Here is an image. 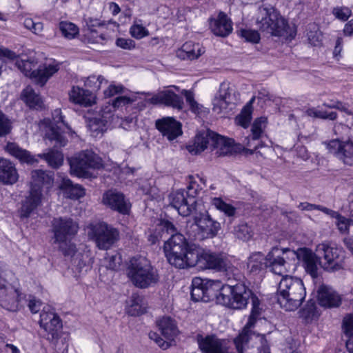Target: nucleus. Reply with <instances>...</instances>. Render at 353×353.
Here are the masks:
<instances>
[{
	"label": "nucleus",
	"instance_id": "nucleus-56",
	"mask_svg": "<svg viewBox=\"0 0 353 353\" xmlns=\"http://www.w3.org/2000/svg\"><path fill=\"white\" fill-rule=\"evenodd\" d=\"M333 14L341 21H346L352 14V11L347 7H337L333 9Z\"/></svg>",
	"mask_w": 353,
	"mask_h": 353
},
{
	"label": "nucleus",
	"instance_id": "nucleus-36",
	"mask_svg": "<svg viewBox=\"0 0 353 353\" xmlns=\"http://www.w3.org/2000/svg\"><path fill=\"white\" fill-rule=\"evenodd\" d=\"M264 268H267L265 258L261 252L252 254L248 258L247 268L253 274H257Z\"/></svg>",
	"mask_w": 353,
	"mask_h": 353
},
{
	"label": "nucleus",
	"instance_id": "nucleus-11",
	"mask_svg": "<svg viewBox=\"0 0 353 353\" xmlns=\"http://www.w3.org/2000/svg\"><path fill=\"white\" fill-rule=\"evenodd\" d=\"M70 172L79 177H86L90 169H100L102 159L93 151L86 150L77 154L69 160Z\"/></svg>",
	"mask_w": 353,
	"mask_h": 353
},
{
	"label": "nucleus",
	"instance_id": "nucleus-5",
	"mask_svg": "<svg viewBox=\"0 0 353 353\" xmlns=\"http://www.w3.org/2000/svg\"><path fill=\"white\" fill-rule=\"evenodd\" d=\"M78 223L69 217H57L52 221L53 244H57L65 256H72L76 252V246L71 239L78 232Z\"/></svg>",
	"mask_w": 353,
	"mask_h": 353
},
{
	"label": "nucleus",
	"instance_id": "nucleus-32",
	"mask_svg": "<svg viewBox=\"0 0 353 353\" xmlns=\"http://www.w3.org/2000/svg\"><path fill=\"white\" fill-rule=\"evenodd\" d=\"M21 97L30 108L39 110L43 108V103L41 97L30 86H27L23 90Z\"/></svg>",
	"mask_w": 353,
	"mask_h": 353
},
{
	"label": "nucleus",
	"instance_id": "nucleus-39",
	"mask_svg": "<svg viewBox=\"0 0 353 353\" xmlns=\"http://www.w3.org/2000/svg\"><path fill=\"white\" fill-rule=\"evenodd\" d=\"M326 211H327L326 214H327L330 216L334 218L337 220L336 225L338 227L339 230L341 232H342V233H348L349 232V228H350V225H351L350 219H347L345 216H343L339 212H337L334 210H332L331 209H328V210H326Z\"/></svg>",
	"mask_w": 353,
	"mask_h": 353
},
{
	"label": "nucleus",
	"instance_id": "nucleus-57",
	"mask_svg": "<svg viewBox=\"0 0 353 353\" xmlns=\"http://www.w3.org/2000/svg\"><path fill=\"white\" fill-rule=\"evenodd\" d=\"M241 36L247 41L252 43H258L260 40V36L257 31L252 30H241Z\"/></svg>",
	"mask_w": 353,
	"mask_h": 353
},
{
	"label": "nucleus",
	"instance_id": "nucleus-8",
	"mask_svg": "<svg viewBox=\"0 0 353 353\" xmlns=\"http://www.w3.org/2000/svg\"><path fill=\"white\" fill-rule=\"evenodd\" d=\"M127 275L132 284L139 288H147L159 281L157 270L145 257L137 256L130 259Z\"/></svg>",
	"mask_w": 353,
	"mask_h": 353
},
{
	"label": "nucleus",
	"instance_id": "nucleus-42",
	"mask_svg": "<svg viewBox=\"0 0 353 353\" xmlns=\"http://www.w3.org/2000/svg\"><path fill=\"white\" fill-rule=\"evenodd\" d=\"M212 205L219 211L223 212L226 216L230 217L236 214V208L231 204L223 201L221 198L214 197L212 199Z\"/></svg>",
	"mask_w": 353,
	"mask_h": 353
},
{
	"label": "nucleus",
	"instance_id": "nucleus-2",
	"mask_svg": "<svg viewBox=\"0 0 353 353\" xmlns=\"http://www.w3.org/2000/svg\"><path fill=\"white\" fill-rule=\"evenodd\" d=\"M161 228L163 231H166V234H170V237L165 241L163 246L169 263L177 268L190 267V254L196 250L197 245L189 244L183 234L176 232V228L169 221H161Z\"/></svg>",
	"mask_w": 353,
	"mask_h": 353
},
{
	"label": "nucleus",
	"instance_id": "nucleus-26",
	"mask_svg": "<svg viewBox=\"0 0 353 353\" xmlns=\"http://www.w3.org/2000/svg\"><path fill=\"white\" fill-rule=\"evenodd\" d=\"M149 101L152 104H164L179 110H181L183 105V99L170 90L159 92Z\"/></svg>",
	"mask_w": 353,
	"mask_h": 353
},
{
	"label": "nucleus",
	"instance_id": "nucleus-51",
	"mask_svg": "<svg viewBox=\"0 0 353 353\" xmlns=\"http://www.w3.org/2000/svg\"><path fill=\"white\" fill-rule=\"evenodd\" d=\"M105 81L102 76L91 75L84 81V85L93 90H97L101 88L103 81Z\"/></svg>",
	"mask_w": 353,
	"mask_h": 353
},
{
	"label": "nucleus",
	"instance_id": "nucleus-62",
	"mask_svg": "<svg viewBox=\"0 0 353 353\" xmlns=\"http://www.w3.org/2000/svg\"><path fill=\"white\" fill-rule=\"evenodd\" d=\"M199 185L196 182H190L188 186L187 191H185V194L188 199L192 198L195 200V197L198 195L199 190L198 189Z\"/></svg>",
	"mask_w": 353,
	"mask_h": 353
},
{
	"label": "nucleus",
	"instance_id": "nucleus-55",
	"mask_svg": "<svg viewBox=\"0 0 353 353\" xmlns=\"http://www.w3.org/2000/svg\"><path fill=\"white\" fill-rule=\"evenodd\" d=\"M11 123L6 116L0 112V137L6 136L11 130Z\"/></svg>",
	"mask_w": 353,
	"mask_h": 353
},
{
	"label": "nucleus",
	"instance_id": "nucleus-12",
	"mask_svg": "<svg viewBox=\"0 0 353 353\" xmlns=\"http://www.w3.org/2000/svg\"><path fill=\"white\" fill-rule=\"evenodd\" d=\"M316 252L322 259L321 267L328 272L338 271L343 268V250L333 243L327 241L318 244Z\"/></svg>",
	"mask_w": 353,
	"mask_h": 353
},
{
	"label": "nucleus",
	"instance_id": "nucleus-49",
	"mask_svg": "<svg viewBox=\"0 0 353 353\" xmlns=\"http://www.w3.org/2000/svg\"><path fill=\"white\" fill-rule=\"evenodd\" d=\"M85 40L88 43L104 44L106 41V37L103 34H99L96 30H88L85 36Z\"/></svg>",
	"mask_w": 353,
	"mask_h": 353
},
{
	"label": "nucleus",
	"instance_id": "nucleus-19",
	"mask_svg": "<svg viewBox=\"0 0 353 353\" xmlns=\"http://www.w3.org/2000/svg\"><path fill=\"white\" fill-rule=\"evenodd\" d=\"M41 327L48 333L49 340L57 339L62 328V323L59 316L54 312L43 311L40 315Z\"/></svg>",
	"mask_w": 353,
	"mask_h": 353
},
{
	"label": "nucleus",
	"instance_id": "nucleus-14",
	"mask_svg": "<svg viewBox=\"0 0 353 353\" xmlns=\"http://www.w3.org/2000/svg\"><path fill=\"white\" fill-rule=\"evenodd\" d=\"M283 253L290 254L292 259L296 258L302 263L305 271L312 278L316 279L319 277V265L321 266V261L316 252L315 253L307 248H301L296 251L287 250L285 252L283 251Z\"/></svg>",
	"mask_w": 353,
	"mask_h": 353
},
{
	"label": "nucleus",
	"instance_id": "nucleus-47",
	"mask_svg": "<svg viewBox=\"0 0 353 353\" xmlns=\"http://www.w3.org/2000/svg\"><path fill=\"white\" fill-rule=\"evenodd\" d=\"M307 36L311 45L316 46L320 44L321 34L316 24L313 23L308 26Z\"/></svg>",
	"mask_w": 353,
	"mask_h": 353
},
{
	"label": "nucleus",
	"instance_id": "nucleus-25",
	"mask_svg": "<svg viewBox=\"0 0 353 353\" xmlns=\"http://www.w3.org/2000/svg\"><path fill=\"white\" fill-rule=\"evenodd\" d=\"M319 304L325 307H337L341 303V296L331 287L321 285L317 290Z\"/></svg>",
	"mask_w": 353,
	"mask_h": 353
},
{
	"label": "nucleus",
	"instance_id": "nucleus-30",
	"mask_svg": "<svg viewBox=\"0 0 353 353\" xmlns=\"http://www.w3.org/2000/svg\"><path fill=\"white\" fill-rule=\"evenodd\" d=\"M18 179L15 165L7 159L0 158V181L5 185H13Z\"/></svg>",
	"mask_w": 353,
	"mask_h": 353
},
{
	"label": "nucleus",
	"instance_id": "nucleus-63",
	"mask_svg": "<svg viewBox=\"0 0 353 353\" xmlns=\"http://www.w3.org/2000/svg\"><path fill=\"white\" fill-rule=\"evenodd\" d=\"M116 44L125 50H132L135 47L134 41L130 39L119 38L116 41Z\"/></svg>",
	"mask_w": 353,
	"mask_h": 353
},
{
	"label": "nucleus",
	"instance_id": "nucleus-16",
	"mask_svg": "<svg viewBox=\"0 0 353 353\" xmlns=\"http://www.w3.org/2000/svg\"><path fill=\"white\" fill-rule=\"evenodd\" d=\"M327 149L345 165L353 166V141L332 139L325 142Z\"/></svg>",
	"mask_w": 353,
	"mask_h": 353
},
{
	"label": "nucleus",
	"instance_id": "nucleus-18",
	"mask_svg": "<svg viewBox=\"0 0 353 353\" xmlns=\"http://www.w3.org/2000/svg\"><path fill=\"white\" fill-rule=\"evenodd\" d=\"M233 90L226 83L221 84L218 94L213 100L212 110L216 114L231 110L234 105Z\"/></svg>",
	"mask_w": 353,
	"mask_h": 353
},
{
	"label": "nucleus",
	"instance_id": "nucleus-45",
	"mask_svg": "<svg viewBox=\"0 0 353 353\" xmlns=\"http://www.w3.org/2000/svg\"><path fill=\"white\" fill-rule=\"evenodd\" d=\"M46 139L50 142L54 141L55 147H63L66 145L67 140L63 135L54 128H51L46 134Z\"/></svg>",
	"mask_w": 353,
	"mask_h": 353
},
{
	"label": "nucleus",
	"instance_id": "nucleus-34",
	"mask_svg": "<svg viewBox=\"0 0 353 353\" xmlns=\"http://www.w3.org/2000/svg\"><path fill=\"white\" fill-rule=\"evenodd\" d=\"M59 188L65 190L68 196L72 199H77L85 195V190L82 186L78 184L74 185L69 179H63Z\"/></svg>",
	"mask_w": 353,
	"mask_h": 353
},
{
	"label": "nucleus",
	"instance_id": "nucleus-15",
	"mask_svg": "<svg viewBox=\"0 0 353 353\" xmlns=\"http://www.w3.org/2000/svg\"><path fill=\"white\" fill-rule=\"evenodd\" d=\"M191 228L194 230H199L197 234L193 235L195 240L202 241L205 239L213 238L217 235L221 228L219 222L213 220L210 215L203 214L199 217L195 218V223Z\"/></svg>",
	"mask_w": 353,
	"mask_h": 353
},
{
	"label": "nucleus",
	"instance_id": "nucleus-7",
	"mask_svg": "<svg viewBox=\"0 0 353 353\" xmlns=\"http://www.w3.org/2000/svg\"><path fill=\"white\" fill-rule=\"evenodd\" d=\"M189 262L190 267L196 266L200 269H212L222 272L228 280L231 279L232 275H234V271H237L221 254L205 251L199 245L196 250L190 254Z\"/></svg>",
	"mask_w": 353,
	"mask_h": 353
},
{
	"label": "nucleus",
	"instance_id": "nucleus-59",
	"mask_svg": "<svg viewBox=\"0 0 353 353\" xmlns=\"http://www.w3.org/2000/svg\"><path fill=\"white\" fill-rule=\"evenodd\" d=\"M323 105L328 108L337 109L340 111L344 112L348 115L352 114V112L348 110V108L345 106V104L340 101H330V103H324Z\"/></svg>",
	"mask_w": 353,
	"mask_h": 353
},
{
	"label": "nucleus",
	"instance_id": "nucleus-4",
	"mask_svg": "<svg viewBox=\"0 0 353 353\" xmlns=\"http://www.w3.org/2000/svg\"><path fill=\"white\" fill-rule=\"evenodd\" d=\"M305 295V288L301 279L286 275L280 281L276 292L277 302L285 310H296Z\"/></svg>",
	"mask_w": 353,
	"mask_h": 353
},
{
	"label": "nucleus",
	"instance_id": "nucleus-41",
	"mask_svg": "<svg viewBox=\"0 0 353 353\" xmlns=\"http://www.w3.org/2000/svg\"><path fill=\"white\" fill-rule=\"evenodd\" d=\"M142 298L133 294L129 301V308L128 312L132 316H138L144 312V307H142Z\"/></svg>",
	"mask_w": 353,
	"mask_h": 353
},
{
	"label": "nucleus",
	"instance_id": "nucleus-1",
	"mask_svg": "<svg viewBox=\"0 0 353 353\" xmlns=\"http://www.w3.org/2000/svg\"><path fill=\"white\" fill-rule=\"evenodd\" d=\"M191 297L196 302H208L216 298L219 303L235 310L245 308L248 299L252 297L253 308L249 321L234 339L235 348L237 353H269L264 336L252 334L249 330L259 314L257 306L259 300L256 296H252V291L244 284L222 285L218 280H204L196 277L192 282Z\"/></svg>",
	"mask_w": 353,
	"mask_h": 353
},
{
	"label": "nucleus",
	"instance_id": "nucleus-31",
	"mask_svg": "<svg viewBox=\"0 0 353 353\" xmlns=\"http://www.w3.org/2000/svg\"><path fill=\"white\" fill-rule=\"evenodd\" d=\"M6 150L10 155L19 159L21 163L33 165L38 162V160L30 152L20 148L14 143H8Z\"/></svg>",
	"mask_w": 353,
	"mask_h": 353
},
{
	"label": "nucleus",
	"instance_id": "nucleus-3",
	"mask_svg": "<svg viewBox=\"0 0 353 353\" xmlns=\"http://www.w3.org/2000/svg\"><path fill=\"white\" fill-rule=\"evenodd\" d=\"M256 23L262 32L270 36L292 40L296 35L295 29L270 5L259 8Z\"/></svg>",
	"mask_w": 353,
	"mask_h": 353
},
{
	"label": "nucleus",
	"instance_id": "nucleus-9",
	"mask_svg": "<svg viewBox=\"0 0 353 353\" xmlns=\"http://www.w3.org/2000/svg\"><path fill=\"white\" fill-rule=\"evenodd\" d=\"M37 62L34 59L17 61L18 68L26 76L29 77L35 83L43 86L49 78L59 70V65L54 61L44 63L35 69Z\"/></svg>",
	"mask_w": 353,
	"mask_h": 353
},
{
	"label": "nucleus",
	"instance_id": "nucleus-61",
	"mask_svg": "<svg viewBox=\"0 0 353 353\" xmlns=\"http://www.w3.org/2000/svg\"><path fill=\"white\" fill-rule=\"evenodd\" d=\"M298 208L301 210L312 211L313 210H318L326 214L327 211L329 208L320 205L312 204L307 202L301 203Z\"/></svg>",
	"mask_w": 353,
	"mask_h": 353
},
{
	"label": "nucleus",
	"instance_id": "nucleus-24",
	"mask_svg": "<svg viewBox=\"0 0 353 353\" xmlns=\"http://www.w3.org/2000/svg\"><path fill=\"white\" fill-rule=\"evenodd\" d=\"M103 203L121 214H128L130 210V205L125 201L123 194L112 190L104 193L103 196Z\"/></svg>",
	"mask_w": 353,
	"mask_h": 353
},
{
	"label": "nucleus",
	"instance_id": "nucleus-35",
	"mask_svg": "<svg viewBox=\"0 0 353 353\" xmlns=\"http://www.w3.org/2000/svg\"><path fill=\"white\" fill-rule=\"evenodd\" d=\"M203 52V48L199 43L188 41L182 46L179 56L183 57V59L193 60L199 58Z\"/></svg>",
	"mask_w": 353,
	"mask_h": 353
},
{
	"label": "nucleus",
	"instance_id": "nucleus-38",
	"mask_svg": "<svg viewBox=\"0 0 353 353\" xmlns=\"http://www.w3.org/2000/svg\"><path fill=\"white\" fill-rule=\"evenodd\" d=\"M254 101V97L252 98L251 100L243 107L241 112L235 118V122L238 125H240L244 128H247L252 120V103Z\"/></svg>",
	"mask_w": 353,
	"mask_h": 353
},
{
	"label": "nucleus",
	"instance_id": "nucleus-54",
	"mask_svg": "<svg viewBox=\"0 0 353 353\" xmlns=\"http://www.w3.org/2000/svg\"><path fill=\"white\" fill-rule=\"evenodd\" d=\"M24 26L36 34H39L43 29V23L35 22L30 18H27L23 22Z\"/></svg>",
	"mask_w": 353,
	"mask_h": 353
},
{
	"label": "nucleus",
	"instance_id": "nucleus-44",
	"mask_svg": "<svg viewBox=\"0 0 353 353\" xmlns=\"http://www.w3.org/2000/svg\"><path fill=\"white\" fill-rule=\"evenodd\" d=\"M131 36L137 39H141L149 35V31L143 26L141 20H135L130 27Z\"/></svg>",
	"mask_w": 353,
	"mask_h": 353
},
{
	"label": "nucleus",
	"instance_id": "nucleus-37",
	"mask_svg": "<svg viewBox=\"0 0 353 353\" xmlns=\"http://www.w3.org/2000/svg\"><path fill=\"white\" fill-rule=\"evenodd\" d=\"M38 157L44 159L53 168H59L63 161V154L58 150L52 149H49L47 152L38 154Z\"/></svg>",
	"mask_w": 353,
	"mask_h": 353
},
{
	"label": "nucleus",
	"instance_id": "nucleus-21",
	"mask_svg": "<svg viewBox=\"0 0 353 353\" xmlns=\"http://www.w3.org/2000/svg\"><path fill=\"white\" fill-rule=\"evenodd\" d=\"M170 200L172 206L183 216H188L195 209L196 200L192 198L188 199L183 190H179L173 192L170 195Z\"/></svg>",
	"mask_w": 353,
	"mask_h": 353
},
{
	"label": "nucleus",
	"instance_id": "nucleus-58",
	"mask_svg": "<svg viewBox=\"0 0 353 353\" xmlns=\"http://www.w3.org/2000/svg\"><path fill=\"white\" fill-rule=\"evenodd\" d=\"M135 101V98H130L127 96H121L115 98L111 103L114 109H117L132 103Z\"/></svg>",
	"mask_w": 353,
	"mask_h": 353
},
{
	"label": "nucleus",
	"instance_id": "nucleus-20",
	"mask_svg": "<svg viewBox=\"0 0 353 353\" xmlns=\"http://www.w3.org/2000/svg\"><path fill=\"white\" fill-rule=\"evenodd\" d=\"M197 343L202 353H232L223 341L214 335H208L205 337L198 335Z\"/></svg>",
	"mask_w": 353,
	"mask_h": 353
},
{
	"label": "nucleus",
	"instance_id": "nucleus-6",
	"mask_svg": "<svg viewBox=\"0 0 353 353\" xmlns=\"http://www.w3.org/2000/svg\"><path fill=\"white\" fill-rule=\"evenodd\" d=\"M208 146L216 150L219 156L231 154L234 150V140L228 139L207 130L196 134L192 145L188 146V151L197 154L204 151Z\"/></svg>",
	"mask_w": 353,
	"mask_h": 353
},
{
	"label": "nucleus",
	"instance_id": "nucleus-28",
	"mask_svg": "<svg viewBox=\"0 0 353 353\" xmlns=\"http://www.w3.org/2000/svg\"><path fill=\"white\" fill-rule=\"evenodd\" d=\"M210 26L215 35L223 37L229 35L233 30L232 21L223 12L219 13L217 19L211 20Z\"/></svg>",
	"mask_w": 353,
	"mask_h": 353
},
{
	"label": "nucleus",
	"instance_id": "nucleus-29",
	"mask_svg": "<svg viewBox=\"0 0 353 353\" xmlns=\"http://www.w3.org/2000/svg\"><path fill=\"white\" fill-rule=\"evenodd\" d=\"M18 291L11 286H4L0 285V305L10 310L15 311L18 308L19 301Z\"/></svg>",
	"mask_w": 353,
	"mask_h": 353
},
{
	"label": "nucleus",
	"instance_id": "nucleus-52",
	"mask_svg": "<svg viewBox=\"0 0 353 353\" xmlns=\"http://www.w3.org/2000/svg\"><path fill=\"white\" fill-rule=\"evenodd\" d=\"M105 125L101 120L96 117L90 119L88 124L90 131L94 133L95 136H97L99 133L102 134Z\"/></svg>",
	"mask_w": 353,
	"mask_h": 353
},
{
	"label": "nucleus",
	"instance_id": "nucleus-10",
	"mask_svg": "<svg viewBox=\"0 0 353 353\" xmlns=\"http://www.w3.org/2000/svg\"><path fill=\"white\" fill-rule=\"evenodd\" d=\"M88 234L100 250H108L119 239V230L105 222L90 224Z\"/></svg>",
	"mask_w": 353,
	"mask_h": 353
},
{
	"label": "nucleus",
	"instance_id": "nucleus-23",
	"mask_svg": "<svg viewBox=\"0 0 353 353\" xmlns=\"http://www.w3.org/2000/svg\"><path fill=\"white\" fill-rule=\"evenodd\" d=\"M156 128L168 139L172 141L182 134L181 125L172 117H164L156 121Z\"/></svg>",
	"mask_w": 353,
	"mask_h": 353
},
{
	"label": "nucleus",
	"instance_id": "nucleus-22",
	"mask_svg": "<svg viewBox=\"0 0 353 353\" xmlns=\"http://www.w3.org/2000/svg\"><path fill=\"white\" fill-rule=\"evenodd\" d=\"M43 199L41 189L39 188L31 187L28 194L21 202L20 214L21 217L30 216L39 205Z\"/></svg>",
	"mask_w": 353,
	"mask_h": 353
},
{
	"label": "nucleus",
	"instance_id": "nucleus-40",
	"mask_svg": "<svg viewBox=\"0 0 353 353\" xmlns=\"http://www.w3.org/2000/svg\"><path fill=\"white\" fill-rule=\"evenodd\" d=\"M59 28L62 35L68 39H74L79 32L77 26L69 21H61Z\"/></svg>",
	"mask_w": 353,
	"mask_h": 353
},
{
	"label": "nucleus",
	"instance_id": "nucleus-13",
	"mask_svg": "<svg viewBox=\"0 0 353 353\" xmlns=\"http://www.w3.org/2000/svg\"><path fill=\"white\" fill-rule=\"evenodd\" d=\"M157 325L165 339L153 332L149 333V337L155 341L161 348L165 350L170 346V341L174 340L179 333L176 323L171 317L163 316L157 321Z\"/></svg>",
	"mask_w": 353,
	"mask_h": 353
},
{
	"label": "nucleus",
	"instance_id": "nucleus-17",
	"mask_svg": "<svg viewBox=\"0 0 353 353\" xmlns=\"http://www.w3.org/2000/svg\"><path fill=\"white\" fill-rule=\"evenodd\" d=\"M287 250L274 248L265 256L267 268L274 274L283 276L288 272L286 259H291V256L283 253Z\"/></svg>",
	"mask_w": 353,
	"mask_h": 353
},
{
	"label": "nucleus",
	"instance_id": "nucleus-64",
	"mask_svg": "<svg viewBox=\"0 0 353 353\" xmlns=\"http://www.w3.org/2000/svg\"><path fill=\"white\" fill-rule=\"evenodd\" d=\"M41 303L35 299H30L28 303V307L32 313H37L40 309Z\"/></svg>",
	"mask_w": 353,
	"mask_h": 353
},
{
	"label": "nucleus",
	"instance_id": "nucleus-27",
	"mask_svg": "<svg viewBox=\"0 0 353 353\" xmlns=\"http://www.w3.org/2000/svg\"><path fill=\"white\" fill-rule=\"evenodd\" d=\"M70 101L83 107H90L96 103L95 94L79 86H73L69 92Z\"/></svg>",
	"mask_w": 353,
	"mask_h": 353
},
{
	"label": "nucleus",
	"instance_id": "nucleus-33",
	"mask_svg": "<svg viewBox=\"0 0 353 353\" xmlns=\"http://www.w3.org/2000/svg\"><path fill=\"white\" fill-rule=\"evenodd\" d=\"M32 185L31 187L39 188L41 185H46V188H50L53 183L52 175L47 172L35 170L31 172Z\"/></svg>",
	"mask_w": 353,
	"mask_h": 353
},
{
	"label": "nucleus",
	"instance_id": "nucleus-46",
	"mask_svg": "<svg viewBox=\"0 0 353 353\" xmlns=\"http://www.w3.org/2000/svg\"><path fill=\"white\" fill-rule=\"evenodd\" d=\"M266 123L265 117H260L254 120L251 129L252 140H258L261 137Z\"/></svg>",
	"mask_w": 353,
	"mask_h": 353
},
{
	"label": "nucleus",
	"instance_id": "nucleus-50",
	"mask_svg": "<svg viewBox=\"0 0 353 353\" xmlns=\"http://www.w3.org/2000/svg\"><path fill=\"white\" fill-rule=\"evenodd\" d=\"M342 329L347 339H350L353 336V314H349L344 316Z\"/></svg>",
	"mask_w": 353,
	"mask_h": 353
},
{
	"label": "nucleus",
	"instance_id": "nucleus-43",
	"mask_svg": "<svg viewBox=\"0 0 353 353\" xmlns=\"http://www.w3.org/2000/svg\"><path fill=\"white\" fill-rule=\"evenodd\" d=\"M235 236L242 241H248L252 236L253 232L247 223H241L234 228Z\"/></svg>",
	"mask_w": 353,
	"mask_h": 353
},
{
	"label": "nucleus",
	"instance_id": "nucleus-60",
	"mask_svg": "<svg viewBox=\"0 0 353 353\" xmlns=\"http://www.w3.org/2000/svg\"><path fill=\"white\" fill-rule=\"evenodd\" d=\"M83 20L88 30H95V28L104 26V22L99 18L85 17Z\"/></svg>",
	"mask_w": 353,
	"mask_h": 353
},
{
	"label": "nucleus",
	"instance_id": "nucleus-53",
	"mask_svg": "<svg viewBox=\"0 0 353 353\" xmlns=\"http://www.w3.org/2000/svg\"><path fill=\"white\" fill-rule=\"evenodd\" d=\"M126 90L127 89L122 84L112 83L104 91V95L105 97H112L116 94H123Z\"/></svg>",
	"mask_w": 353,
	"mask_h": 353
},
{
	"label": "nucleus",
	"instance_id": "nucleus-48",
	"mask_svg": "<svg viewBox=\"0 0 353 353\" xmlns=\"http://www.w3.org/2000/svg\"><path fill=\"white\" fill-rule=\"evenodd\" d=\"M115 110L114 109L112 104L108 103L105 105H103L99 113L95 116L96 117H98L100 120H101L105 125L110 121L111 119L113 116V112Z\"/></svg>",
	"mask_w": 353,
	"mask_h": 353
}]
</instances>
